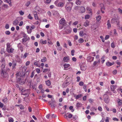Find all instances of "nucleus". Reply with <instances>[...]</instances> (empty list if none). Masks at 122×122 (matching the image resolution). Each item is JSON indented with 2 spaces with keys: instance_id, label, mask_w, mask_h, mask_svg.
I'll use <instances>...</instances> for the list:
<instances>
[{
  "instance_id": "obj_1",
  "label": "nucleus",
  "mask_w": 122,
  "mask_h": 122,
  "mask_svg": "<svg viewBox=\"0 0 122 122\" xmlns=\"http://www.w3.org/2000/svg\"><path fill=\"white\" fill-rule=\"evenodd\" d=\"M73 80V78L71 77H68L66 79V81L67 82H64L62 85V86L63 87H66L68 85L70 84L72 82Z\"/></svg>"
},
{
  "instance_id": "obj_2",
  "label": "nucleus",
  "mask_w": 122,
  "mask_h": 122,
  "mask_svg": "<svg viewBox=\"0 0 122 122\" xmlns=\"http://www.w3.org/2000/svg\"><path fill=\"white\" fill-rule=\"evenodd\" d=\"M73 4V3L72 2H71L67 3V4H66L65 7L66 8L68 12L70 11L71 10V7L68 6V5H69V6H71L72 7Z\"/></svg>"
},
{
  "instance_id": "obj_3",
  "label": "nucleus",
  "mask_w": 122,
  "mask_h": 122,
  "mask_svg": "<svg viewBox=\"0 0 122 122\" xmlns=\"http://www.w3.org/2000/svg\"><path fill=\"white\" fill-rule=\"evenodd\" d=\"M1 74L2 76L4 78H8V74L6 72V71H4L3 69H2V71L1 72Z\"/></svg>"
},
{
  "instance_id": "obj_4",
  "label": "nucleus",
  "mask_w": 122,
  "mask_h": 122,
  "mask_svg": "<svg viewBox=\"0 0 122 122\" xmlns=\"http://www.w3.org/2000/svg\"><path fill=\"white\" fill-rule=\"evenodd\" d=\"M103 96L105 102L107 103H108L109 101V99L108 96L106 94H105Z\"/></svg>"
},
{
  "instance_id": "obj_5",
  "label": "nucleus",
  "mask_w": 122,
  "mask_h": 122,
  "mask_svg": "<svg viewBox=\"0 0 122 122\" xmlns=\"http://www.w3.org/2000/svg\"><path fill=\"white\" fill-rule=\"evenodd\" d=\"M17 82L18 83L21 85H22L24 84L25 82L21 80L20 78H19L17 80Z\"/></svg>"
},
{
  "instance_id": "obj_6",
  "label": "nucleus",
  "mask_w": 122,
  "mask_h": 122,
  "mask_svg": "<svg viewBox=\"0 0 122 122\" xmlns=\"http://www.w3.org/2000/svg\"><path fill=\"white\" fill-rule=\"evenodd\" d=\"M94 57L91 56H88L87 59L88 62H91L93 61Z\"/></svg>"
},
{
  "instance_id": "obj_7",
  "label": "nucleus",
  "mask_w": 122,
  "mask_h": 122,
  "mask_svg": "<svg viewBox=\"0 0 122 122\" xmlns=\"http://www.w3.org/2000/svg\"><path fill=\"white\" fill-rule=\"evenodd\" d=\"M65 20L64 18H62L60 20L59 22V23L61 25H64L65 24Z\"/></svg>"
},
{
  "instance_id": "obj_8",
  "label": "nucleus",
  "mask_w": 122,
  "mask_h": 122,
  "mask_svg": "<svg viewBox=\"0 0 122 122\" xmlns=\"http://www.w3.org/2000/svg\"><path fill=\"white\" fill-rule=\"evenodd\" d=\"M90 21H89L86 20V21L84 23L83 25L85 27H87L89 25Z\"/></svg>"
},
{
  "instance_id": "obj_9",
  "label": "nucleus",
  "mask_w": 122,
  "mask_h": 122,
  "mask_svg": "<svg viewBox=\"0 0 122 122\" xmlns=\"http://www.w3.org/2000/svg\"><path fill=\"white\" fill-rule=\"evenodd\" d=\"M114 64V62L111 63L109 61H108L106 63V65L107 66H110Z\"/></svg>"
},
{
  "instance_id": "obj_10",
  "label": "nucleus",
  "mask_w": 122,
  "mask_h": 122,
  "mask_svg": "<svg viewBox=\"0 0 122 122\" xmlns=\"http://www.w3.org/2000/svg\"><path fill=\"white\" fill-rule=\"evenodd\" d=\"M69 60V56H65L64 57L63 60L64 62H68V61Z\"/></svg>"
},
{
  "instance_id": "obj_11",
  "label": "nucleus",
  "mask_w": 122,
  "mask_h": 122,
  "mask_svg": "<svg viewBox=\"0 0 122 122\" xmlns=\"http://www.w3.org/2000/svg\"><path fill=\"white\" fill-rule=\"evenodd\" d=\"M81 70L83 71H85L86 69V66L85 65L82 64L81 67Z\"/></svg>"
},
{
  "instance_id": "obj_12",
  "label": "nucleus",
  "mask_w": 122,
  "mask_h": 122,
  "mask_svg": "<svg viewBox=\"0 0 122 122\" xmlns=\"http://www.w3.org/2000/svg\"><path fill=\"white\" fill-rule=\"evenodd\" d=\"M80 8H81L80 10L81 11V13H82L85 12V8L84 7H80Z\"/></svg>"
},
{
  "instance_id": "obj_13",
  "label": "nucleus",
  "mask_w": 122,
  "mask_h": 122,
  "mask_svg": "<svg viewBox=\"0 0 122 122\" xmlns=\"http://www.w3.org/2000/svg\"><path fill=\"white\" fill-rule=\"evenodd\" d=\"M14 50L13 49L11 48H10L9 49H8L6 51L8 53H12L13 52Z\"/></svg>"
},
{
  "instance_id": "obj_14",
  "label": "nucleus",
  "mask_w": 122,
  "mask_h": 122,
  "mask_svg": "<svg viewBox=\"0 0 122 122\" xmlns=\"http://www.w3.org/2000/svg\"><path fill=\"white\" fill-rule=\"evenodd\" d=\"M107 25L108 26L107 28L108 29H109L111 27V25L110 23V20H108L107 21Z\"/></svg>"
},
{
  "instance_id": "obj_15",
  "label": "nucleus",
  "mask_w": 122,
  "mask_h": 122,
  "mask_svg": "<svg viewBox=\"0 0 122 122\" xmlns=\"http://www.w3.org/2000/svg\"><path fill=\"white\" fill-rule=\"evenodd\" d=\"M52 102L51 103V102H48L49 103L50 105L52 104H55V102L54 98H52L51 99Z\"/></svg>"
},
{
  "instance_id": "obj_16",
  "label": "nucleus",
  "mask_w": 122,
  "mask_h": 122,
  "mask_svg": "<svg viewBox=\"0 0 122 122\" xmlns=\"http://www.w3.org/2000/svg\"><path fill=\"white\" fill-rule=\"evenodd\" d=\"M82 96L81 94H79L76 96L75 95L74 97H75L76 99H78Z\"/></svg>"
},
{
  "instance_id": "obj_17",
  "label": "nucleus",
  "mask_w": 122,
  "mask_h": 122,
  "mask_svg": "<svg viewBox=\"0 0 122 122\" xmlns=\"http://www.w3.org/2000/svg\"><path fill=\"white\" fill-rule=\"evenodd\" d=\"M117 20L115 18H112L111 20V23H114L115 21H117Z\"/></svg>"
},
{
  "instance_id": "obj_18",
  "label": "nucleus",
  "mask_w": 122,
  "mask_h": 122,
  "mask_svg": "<svg viewBox=\"0 0 122 122\" xmlns=\"http://www.w3.org/2000/svg\"><path fill=\"white\" fill-rule=\"evenodd\" d=\"M18 20H15L14 21L13 24L14 25H16L18 24Z\"/></svg>"
},
{
  "instance_id": "obj_19",
  "label": "nucleus",
  "mask_w": 122,
  "mask_h": 122,
  "mask_svg": "<svg viewBox=\"0 0 122 122\" xmlns=\"http://www.w3.org/2000/svg\"><path fill=\"white\" fill-rule=\"evenodd\" d=\"M82 105V104L78 102L76 106L77 108L81 107Z\"/></svg>"
},
{
  "instance_id": "obj_20",
  "label": "nucleus",
  "mask_w": 122,
  "mask_h": 122,
  "mask_svg": "<svg viewBox=\"0 0 122 122\" xmlns=\"http://www.w3.org/2000/svg\"><path fill=\"white\" fill-rule=\"evenodd\" d=\"M40 42L41 43H42L43 44H46L47 43V41L46 40L44 41L43 39H41L40 40Z\"/></svg>"
},
{
  "instance_id": "obj_21",
  "label": "nucleus",
  "mask_w": 122,
  "mask_h": 122,
  "mask_svg": "<svg viewBox=\"0 0 122 122\" xmlns=\"http://www.w3.org/2000/svg\"><path fill=\"white\" fill-rule=\"evenodd\" d=\"M7 48L6 50L8 49H9L11 47V45L9 43H7L6 44Z\"/></svg>"
},
{
  "instance_id": "obj_22",
  "label": "nucleus",
  "mask_w": 122,
  "mask_h": 122,
  "mask_svg": "<svg viewBox=\"0 0 122 122\" xmlns=\"http://www.w3.org/2000/svg\"><path fill=\"white\" fill-rule=\"evenodd\" d=\"M70 65L69 64H65L64 65V70H66V69H65V68H68L69 66H70Z\"/></svg>"
},
{
  "instance_id": "obj_23",
  "label": "nucleus",
  "mask_w": 122,
  "mask_h": 122,
  "mask_svg": "<svg viewBox=\"0 0 122 122\" xmlns=\"http://www.w3.org/2000/svg\"><path fill=\"white\" fill-rule=\"evenodd\" d=\"M84 40L82 38H81L79 39L78 40V42L80 43H81L84 42Z\"/></svg>"
},
{
  "instance_id": "obj_24",
  "label": "nucleus",
  "mask_w": 122,
  "mask_h": 122,
  "mask_svg": "<svg viewBox=\"0 0 122 122\" xmlns=\"http://www.w3.org/2000/svg\"><path fill=\"white\" fill-rule=\"evenodd\" d=\"M46 84L48 86H50L51 83V82L49 80H48L46 81Z\"/></svg>"
},
{
  "instance_id": "obj_25",
  "label": "nucleus",
  "mask_w": 122,
  "mask_h": 122,
  "mask_svg": "<svg viewBox=\"0 0 122 122\" xmlns=\"http://www.w3.org/2000/svg\"><path fill=\"white\" fill-rule=\"evenodd\" d=\"M122 100L119 99L118 102V103L119 105L121 106L122 105Z\"/></svg>"
},
{
  "instance_id": "obj_26",
  "label": "nucleus",
  "mask_w": 122,
  "mask_h": 122,
  "mask_svg": "<svg viewBox=\"0 0 122 122\" xmlns=\"http://www.w3.org/2000/svg\"><path fill=\"white\" fill-rule=\"evenodd\" d=\"M30 91H28L27 92L25 93H22L21 94L24 96H26L27 95H28V96L30 94Z\"/></svg>"
},
{
  "instance_id": "obj_27",
  "label": "nucleus",
  "mask_w": 122,
  "mask_h": 122,
  "mask_svg": "<svg viewBox=\"0 0 122 122\" xmlns=\"http://www.w3.org/2000/svg\"><path fill=\"white\" fill-rule=\"evenodd\" d=\"M101 17L100 15H98L96 18V20L97 21H99L101 20Z\"/></svg>"
},
{
  "instance_id": "obj_28",
  "label": "nucleus",
  "mask_w": 122,
  "mask_h": 122,
  "mask_svg": "<svg viewBox=\"0 0 122 122\" xmlns=\"http://www.w3.org/2000/svg\"><path fill=\"white\" fill-rule=\"evenodd\" d=\"M81 2L79 0H76V3L77 5H80L81 4Z\"/></svg>"
},
{
  "instance_id": "obj_29",
  "label": "nucleus",
  "mask_w": 122,
  "mask_h": 122,
  "mask_svg": "<svg viewBox=\"0 0 122 122\" xmlns=\"http://www.w3.org/2000/svg\"><path fill=\"white\" fill-rule=\"evenodd\" d=\"M63 3L61 2L59 3L58 5V6L59 7H62L63 6Z\"/></svg>"
},
{
  "instance_id": "obj_30",
  "label": "nucleus",
  "mask_w": 122,
  "mask_h": 122,
  "mask_svg": "<svg viewBox=\"0 0 122 122\" xmlns=\"http://www.w3.org/2000/svg\"><path fill=\"white\" fill-rule=\"evenodd\" d=\"M66 30V32H67V33H69L71 32V29H67Z\"/></svg>"
},
{
  "instance_id": "obj_31",
  "label": "nucleus",
  "mask_w": 122,
  "mask_h": 122,
  "mask_svg": "<svg viewBox=\"0 0 122 122\" xmlns=\"http://www.w3.org/2000/svg\"><path fill=\"white\" fill-rule=\"evenodd\" d=\"M79 35L81 37L83 36H84V34L83 31H80L79 32Z\"/></svg>"
},
{
  "instance_id": "obj_32",
  "label": "nucleus",
  "mask_w": 122,
  "mask_h": 122,
  "mask_svg": "<svg viewBox=\"0 0 122 122\" xmlns=\"http://www.w3.org/2000/svg\"><path fill=\"white\" fill-rule=\"evenodd\" d=\"M34 16L35 19L36 20L38 19V17L37 15V14H34Z\"/></svg>"
},
{
  "instance_id": "obj_33",
  "label": "nucleus",
  "mask_w": 122,
  "mask_h": 122,
  "mask_svg": "<svg viewBox=\"0 0 122 122\" xmlns=\"http://www.w3.org/2000/svg\"><path fill=\"white\" fill-rule=\"evenodd\" d=\"M46 61V57H44L41 60V61L42 62H44Z\"/></svg>"
},
{
  "instance_id": "obj_34",
  "label": "nucleus",
  "mask_w": 122,
  "mask_h": 122,
  "mask_svg": "<svg viewBox=\"0 0 122 122\" xmlns=\"http://www.w3.org/2000/svg\"><path fill=\"white\" fill-rule=\"evenodd\" d=\"M30 4V1H29L27 2L25 5L26 6L28 7L29 5Z\"/></svg>"
},
{
  "instance_id": "obj_35",
  "label": "nucleus",
  "mask_w": 122,
  "mask_h": 122,
  "mask_svg": "<svg viewBox=\"0 0 122 122\" xmlns=\"http://www.w3.org/2000/svg\"><path fill=\"white\" fill-rule=\"evenodd\" d=\"M50 71V69L46 68V69H44L43 70V72H46V71Z\"/></svg>"
},
{
  "instance_id": "obj_36",
  "label": "nucleus",
  "mask_w": 122,
  "mask_h": 122,
  "mask_svg": "<svg viewBox=\"0 0 122 122\" xmlns=\"http://www.w3.org/2000/svg\"><path fill=\"white\" fill-rule=\"evenodd\" d=\"M90 17V16L88 15H86L85 17V19H87L89 18Z\"/></svg>"
},
{
  "instance_id": "obj_37",
  "label": "nucleus",
  "mask_w": 122,
  "mask_h": 122,
  "mask_svg": "<svg viewBox=\"0 0 122 122\" xmlns=\"http://www.w3.org/2000/svg\"><path fill=\"white\" fill-rule=\"evenodd\" d=\"M5 33L7 35H9L10 34V32L9 30L6 31Z\"/></svg>"
},
{
  "instance_id": "obj_38",
  "label": "nucleus",
  "mask_w": 122,
  "mask_h": 122,
  "mask_svg": "<svg viewBox=\"0 0 122 122\" xmlns=\"http://www.w3.org/2000/svg\"><path fill=\"white\" fill-rule=\"evenodd\" d=\"M75 51L74 50H72L71 51V55L72 56H73L74 54Z\"/></svg>"
},
{
  "instance_id": "obj_39",
  "label": "nucleus",
  "mask_w": 122,
  "mask_h": 122,
  "mask_svg": "<svg viewBox=\"0 0 122 122\" xmlns=\"http://www.w3.org/2000/svg\"><path fill=\"white\" fill-rule=\"evenodd\" d=\"M8 100V99L7 98H5V99L3 100L2 101L3 102L6 103Z\"/></svg>"
},
{
  "instance_id": "obj_40",
  "label": "nucleus",
  "mask_w": 122,
  "mask_h": 122,
  "mask_svg": "<svg viewBox=\"0 0 122 122\" xmlns=\"http://www.w3.org/2000/svg\"><path fill=\"white\" fill-rule=\"evenodd\" d=\"M36 10L38 11H40L41 9H40L39 7L38 6H36L35 8Z\"/></svg>"
},
{
  "instance_id": "obj_41",
  "label": "nucleus",
  "mask_w": 122,
  "mask_h": 122,
  "mask_svg": "<svg viewBox=\"0 0 122 122\" xmlns=\"http://www.w3.org/2000/svg\"><path fill=\"white\" fill-rule=\"evenodd\" d=\"M100 5H101V6H103V7H102L101 8V10H102L103 9L105 10V7H104V5L102 4H100Z\"/></svg>"
},
{
  "instance_id": "obj_42",
  "label": "nucleus",
  "mask_w": 122,
  "mask_h": 122,
  "mask_svg": "<svg viewBox=\"0 0 122 122\" xmlns=\"http://www.w3.org/2000/svg\"><path fill=\"white\" fill-rule=\"evenodd\" d=\"M5 67V66L4 65V64H2L1 66V70H2V69H3L4 70V71H5V69H4V68Z\"/></svg>"
},
{
  "instance_id": "obj_43",
  "label": "nucleus",
  "mask_w": 122,
  "mask_h": 122,
  "mask_svg": "<svg viewBox=\"0 0 122 122\" xmlns=\"http://www.w3.org/2000/svg\"><path fill=\"white\" fill-rule=\"evenodd\" d=\"M34 73V71H33L31 73V74L30 76L32 78L33 77Z\"/></svg>"
},
{
  "instance_id": "obj_44",
  "label": "nucleus",
  "mask_w": 122,
  "mask_h": 122,
  "mask_svg": "<svg viewBox=\"0 0 122 122\" xmlns=\"http://www.w3.org/2000/svg\"><path fill=\"white\" fill-rule=\"evenodd\" d=\"M14 121L13 119L12 118H9V122H13Z\"/></svg>"
},
{
  "instance_id": "obj_45",
  "label": "nucleus",
  "mask_w": 122,
  "mask_h": 122,
  "mask_svg": "<svg viewBox=\"0 0 122 122\" xmlns=\"http://www.w3.org/2000/svg\"><path fill=\"white\" fill-rule=\"evenodd\" d=\"M28 17L29 19L31 20H32L33 19V17L31 16L30 14H29L28 16Z\"/></svg>"
},
{
  "instance_id": "obj_46",
  "label": "nucleus",
  "mask_w": 122,
  "mask_h": 122,
  "mask_svg": "<svg viewBox=\"0 0 122 122\" xmlns=\"http://www.w3.org/2000/svg\"><path fill=\"white\" fill-rule=\"evenodd\" d=\"M84 84V83L82 81H80L79 82V85L81 86H82Z\"/></svg>"
},
{
  "instance_id": "obj_47",
  "label": "nucleus",
  "mask_w": 122,
  "mask_h": 122,
  "mask_svg": "<svg viewBox=\"0 0 122 122\" xmlns=\"http://www.w3.org/2000/svg\"><path fill=\"white\" fill-rule=\"evenodd\" d=\"M34 64L35 65H36L37 66L40 67V66H39L38 65V63L37 62H36L34 63Z\"/></svg>"
},
{
  "instance_id": "obj_48",
  "label": "nucleus",
  "mask_w": 122,
  "mask_h": 122,
  "mask_svg": "<svg viewBox=\"0 0 122 122\" xmlns=\"http://www.w3.org/2000/svg\"><path fill=\"white\" fill-rule=\"evenodd\" d=\"M5 27L6 29H8L9 27V24H6L5 25Z\"/></svg>"
},
{
  "instance_id": "obj_49",
  "label": "nucleus",
  "mask_w": 122,
  "mask_h": 122,
  "mask_svg": "<svg viewBox=\"0 0 122 122\" xmlns=\"http://www.w3.org/2000/svg\"><path fill=\"white\" fill-rule=\"evenodd\" d=\"M19 12L21 15H23L24 14V12L21 10L19 11Z\"/></svg>"
},
{
  "instance_id": "obj_50",
  "label": "nucleus",
  "mask_w": 122,
  "mask_h": 122,
  "mask_svg": "<svg viewBox=\"0 0 122 122\" xmlns=\"http://www.w3.org/2000/svg\"><path fill=\"white\" fill-rule=\"evenodd\" d=\"M32 29L30 28L29 29V30H28L27 31V32L28 33L30 34L32 32Z\"/></svg>"
},
{
  "instance_id": "obj_51",
  "label": "nucleus",
  "mask_w": 122,
  "mask_h": 122,
  "mask_svg": "<svg viewBox=\"0 0 122 122\" xmlns=\"http://www.w3.org/2000/svg\"><path fill=\"white\" fill-rule=\"evenodd\" d=\"M117 73V71L116 70H114L113 72V73L114 75L116 74Z\"/></svg>"
},
{
  "instance_id": "obj_52",
  "label": "nucleus",
  "mask_w": 122,
  "mask_h": 122,
  "mask_svg": "<svg viewBox=\"0 0 122 122\" xmlns=\"http://www.w3.org/2000/svg\"><path fill=\"white\" fill-rule=\"evenodd\" d=\"M29 74V70L26 71L25 74H24L23 76H25V74H26V76H28Z\"/></svg>"
},
{
  "instance_id": "obj_53",
  "label": "nucleus",
  "mask_w": 122,
  "mask_h": 122,
  "mask_svg": "<svg viewBox=\"0 0 122 122\" xmlns=\"http://www.w3.org/2000/svg\"><path fill=\"white\" fill-rule=\"evenodd\" d=\"M111 46L112 48H114L115 47V45H114L113 42H112L111 43Z\"/></svg>"
},
{
  "instance_id": "obj_54",
  "label": "nucleus",
  "mask_w": 122,
  "mask_h": 122,
  "mask_svg": "<svg viewBox=\"0 0 122 122\" xmlns=\"http://www.w3.org/2000/svg\"><path fill=\"white\" fill-rule=\"evenodd\" d=\"M98 110L100 111H102V109L101 107H99L98 108Z\"/></svg>"
},
{
  "instance_id": "obj_55",
  "label": "nucleus",
  "mask_w": 122,
  "mask_h": 122,
  "mask_svg": "<svg viewBox=\"0 0 122 122\" xmlns=\"http://www.w3.org/2000/svg\"><path fill=\"white\" fill-rule=\"evenodd\" d=\"M23 21H22L20 22V24H19V25L20 26H21L23 24Z\"/></svg>"
},
{
  "instance_id": "obj_56",
  "label": "nucleus",
  "mask_w": 122,
  "mask_h": 122,
  "mask_svg": "<svg viewBox=\"0 0 122 122\" xmlns=\"http://www.w3.org/2000/svg\"><path fill=\"white\" fill-rule=\"evenodd\" d=\"M80 7H79L78 6H76L75 7L74 9L76 10H77L78 9H79L80 8Z\"/></svg>"
},
{
  "instance_id": "obj_57",
  "label": "nucleus",
  "mask_w": 122,
  "mask_h": 122,
  "mask_svg": "<svg viewBox=\"0 0 122 122\" xmlns=\"http://www.w3.org/2000/svg\"><path fill=\"white\" fill-rule=\"evenodd\" d=\"M72 59L73 61L75 62L77 60L76 58L75 57H73Z\"/></svg>"
},
{
  "instance_id": "obj_58",
  "label": "nucleus",
  "mask_w": 122,
  "mask_h": 122,
  "mask_svg": "<svg viewBox=\"0 0 122 122\" xmlns=\"http://www.w3.org/2000/svg\"><path fill=\"white\" fill-rule=\"evenodd\" d=\"M78 21H76L73 23V25H76L78 24Z\"/></svg>"
},
{
  "instance_id": "obj_59",
  "label": "nucleus",
  "mask_w": 122,
  "mask_h": 122,
  "mask_svg": "<svg viewBox=\"0 0 122 122\" xmlns=\"http://www.w3.org/2000/svg\"><path fill=\"white\" fill-rule=\"evenodd\" d=\"M109 37V35H106L105 38V39L106 40H107L108 39Z\"/></svg>"
},
{
  "instance_id": "obj_60",
  "label": "nucleus",
  "mask_w": 122,
  "mask_h": 122,
  "mask_svg": "<svg viewBox=\"0 0 122 122\" xmlns=\"http://www.w3.org/2000/svg\"><path fill=\"white\" fill-rule=\"evenodd\" d=\"M32 82V80H30L28 81V84H30V87H31V83Z\"/></svg>"
},
{
  "instance_id": "obj_61",
  "label": "nucleus",
  "mask_w": 122,
  "mask_h": 122,
  "mask_svg": "<svg viewBox=\"0 0 122 122\" xmlns=\"http://www.w3.org/2000/svg\"><path fill=\"white\" fill-rule=\"evenodd\" d=\"M80 80V78L79 76H77V82H79Z\"/></svg>"
},
{
  "instance_id": "obj_62",
  "label": "nucleus",
  "mask_w": 122,
  "mask_h": 122,
  "mask_svg": "<svg viewBox=\"0 0 122 122\" xmlns=\"http://www.w3.org/2000/svg\"><path fill=\"white\" fill-rule=\"evenodd\" d=\"M30 62L29 61H27L25 64L27 66L29 65L30 64Z\"/></svg>"
},
{
  "instance_id": "obj_63",
  "label": "nucleus",
  "mask_w": 122,
  "mask_h": 122,
  "mask_svg": "<svg viewBox=\"0 0 122 122\" xmlns=\"http://www.w3.org/2000/svg\"><path fill=\"white\" fill-rule=\"evenodd\" d=\"M112 119L114 121H118L119 120L118 119H117V118L116 117L113 118H112Z\"/></svg>"
},
{
  "instance_id": "obj_64",
  "label": "nucleus",
  "mask_w": 122,
  "mask_h": 122,
  "mask_svg": "<svg viewBox=\"0 0 122 122\" xmlns=\"http://www.w3.org/2000/svg\"><path fill=\"white\" fill-rule=\"evenodd\" d=\"M51 107L52 108H55L56 107V105L55 104H51Z\"/></svg>"
}]
</instances>
